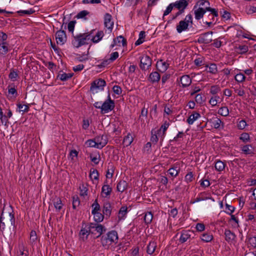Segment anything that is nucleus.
<instances>
[{
    "instance_id": "f257e3e1",
    "label": "nucleus",
    "mask_w": 256,
    "mask_h": 256,
    "mask_svg": "<svg viewBox=\"0 0 256 256\" xmlns=\"http://www.w3.org/2000/svg\"><path fill=\"white\" fill-rule=\"evenodd\" d=\"M118 240V232L114 230L108 232L106 234L102 236L100 238L101 244L106 248H109L110 246L116 244Z\"/></svg>"
},
{
    "instance_id": "f03ea898",
    "label": "nucleus",
    "mask_w": 256,
    "mask_h": 256,
    "mask_svg": "<svg viewBox=\"0 0 256 256\" xmlns=\"http://www.w3.org/2000/svg\"><path fill=\"white\" fill-rule=\"evenodd\" d=\"M206 4L207 7H198L197 8L196 5L194 6V18L196 20H199L202 18L204 14L206 11H210L212 12V16H218V12L214 8H212L210 7V2H204L202 4Z\"/></svg>"
},
{
    "instance_id": "7ed1b4c3",
    "label": "nucleus",
    "mask_w": 256,
    "mask_h": 256,
    "mask_svg": "<svg viewBox=\"0 0 256 256\" xmlns=\"http://www.w3.org/2000/svg\"><path fill=\"white\" fill-rule=\"evenodd\" d=\"M90 38L88 32L80 34L74 36L72 44L75 48H80L82 46L88 44V42L90 40Z\"/></svg>"
},
{
    "instance_id": "20e7f679",
    "label": "nucleus",
    "mask_w": 256,
    "mask_h": 256,
    "mask_svg": "<svg viewBox=\"0 0 256 256\" xmlns=\"http://www.w3.org/2000/svg\"><path fill=\"white\" fill-rule=\"evenodd\" d=\"M192 14H189L186 16L184 20H180L176 26V30L178 33L180 34L182 32L188 30L190 25L192 26Z\"/></svg>"
},
{
    "instance_id": "39448f33",
    "label": "nucleus",
    "mask_w": 256,
    "mask_h": 256,
    "mask_svg": "<svg viewBox=\"0 0 256 256\" xmlns=\"http://www.w3.org/2000/svg\"><path fill=\"white\" fill-rule=\"evenodd\" d=\"M174 8L178 9V11L172 16V20H175L178 16L183 14L185 9L187 8L188 2L186 0H178L172 2Z\"/></svg>"
},
{
    "instance_id": "423d86ee",
    "label": "nucleus",
    "mask_w": 256,
    "mask_h": 256,
    "mask_svg": "<svg viewBox=\"0 0 256 256\" xmlns=\"http://www.w3.org/2000/svg\"><path fill=\"white\" fill-rule=\"evenodd\" d=\"M102 114H107L112 111L115 106L114 102L112 100L110 94H108L107 98L102 102Z\"/></svg>"
},
{
    "instance_id": "0eeeda50",
    "label": "nucleus",
    "mask_w": 256,
    "mask_h": 256,
    "mask_svg": "<svg viewBox=\"0 0 256 256\" xmlns=\"http://www.w3.org/2000/svg\"><path fill=\"white\" fill-rule=\"evenodd\" d=\"M106 85V81L102 79H98L95 80L92 84L90 88V90L94 94L98 92L99 91L102 90L104 86Z\"/></svg>"
},
{
    "instance_id": "6e6552de",
    "label": "nucleus",
    "mask_w": 256,
    "mask_h": 256,
    "mask_svg": "<svg viewBox=\"0 0 256 256\" xmlns=\"http://www.w3.org/2000/svg\"><path fill=\"white\" fill-rule=\"evenodd\" d=\"M88 33L90 40L94 44L98 43L102 38L104 36V32L102 30H92Z\"/></svg>"
},
{
    "instance_id": "1a4fd4ad",
    "label": "nucleus",
    "mask_w": 256,
    "mask_h": 256,
    "mask_svg": "<svg viewBox=\"0 0 256 256\" xmlns=\"http://www.w3.org/2000/svg\"><path fill=\"white\" fill-rule=\"evenodd\" d=\"M152 66V60L147 55H143L140 58V68L142 70H148Z\"/></svg>"
},
{
    "instance_id": "9d476101",
    "label": "nucleus",
    "mask_w": 256,
    "mask_h": 256,
    "mask_svg": "<svg viewBox=\"0 0 256 256\" xmlns=\"http://www.w3.org/2000/svg\"><path fill=\"white\" fill-rule=\"evenodd\" d=\"M91 233L94 234L96 232L98 234L97 237L100 236L102 234L106 231V228L102 224L97 223H90L89 224Z\"/></svg>"
},
{
    "instance_id": "9b49d317",
    "label": "nucleus",
    "mask_w": 256,
    "mask_h": 256,
    "mask_svg": "<svg viewBox=\"0 0 256 256\" xmlns=\"http://www.w3.org/2000/svg\"><path fill=\"white\" fill-rule=\"evenodd\" d=\"M62 27L63 25L62 26L60 30H58L56 34V44L61 46L64 44L66 42L67 40L65 31L62 30Z\"/></svg>"
},
{
    "instance_id": "f8f14e48",
    "label": "nucleus",
    "mask_w": 256,
    "mask_h": 256,
    "mask_svg": "<svg viewBox=\"0 0 256 256\" xmlns=\"http://www.w3.org/2000/svg\"><path fill=\"white\" fill-rule=\"evenodd\" d=\"M212 40V32H207L200 34L198 39V42L200 44H208Z\"/></svg>"
},
{
    "instance_id": "ddd939ff",
    "label": "nucleus",
    "mask_w": 256,
    "mask_h": 256,
    "mask_svg": "<svg viewBox=\"0 0 256 256\" xmlns=\"http://www.w3.org/2000/svg\"><path fill=\"white\" fill-rule=\"evenodd\" d=\"M4 216V222L6 223L10 222L11 225L14 226L15 219L12 212H6L2 210L0 216Z\"/></svg>"
},
{
    "instance_id": "4468645a",
    "label": "nucleus",
    "mask_w": 256,
    "mask_h": 256,
    "mask_svg": "<svg viewBox=\"0 0 256 256\" xmlns=\"http://www.w3.org/2000/svg\"><path fill=\"white\" fill-rule=\"evenodd\" d=\"M104 25L105 28L108 29L109 32L112 31L114 27V22L112 20V16L108 13H106L104 15Z\"/></svg>"
},
{
    "instance_id": "2eb2a0df",
    "label": "nucleus",
    "mask_w": 256,
    "mask_h": 256,
    "mask_svg": "<svg viewBox=\"0 0 256 256\" xmlns=\"http://www.w3.org/2000/svg\"><path fill=\"white\" fill-rule=\"evenodd\" d=\"M97 144L96 148L101 149L104 148L108 143V139L106 136H98L95 138Z\"/></svg>"
},
{
    "instance_id": "dca6fc26",
    "label": "nucleus",
    "mask_w": 256,
    "mask_h": 256,
    "mask_svg": "<svg viewBox=\"0 0 256 256\" xmlns=\"http://www.w3.org/2000/svg\"><path fill=\"white\" fill-rule=\"evenodd\" d=\"M242 154L246 155L252 156L254 154V148L250 144H246L240 148Z\"/></svg>"
},
{
    "instance_id": "f3484780",
    "label": "nucleus",
    "mask_w": 256,
    "mask_h": 256,
    "mask_svg": "<svg viewBox=\"0 0 256 256\" xmlns=\"http://www.w3.org/2000/svg\"><path fill=\"white\" fill-rule=\"evenodd\" d=\"M180 82L183 88H187L192 84V79L189 75H183L180 78Z\"/></svg>"
},
{
    "instance_id": "a211bd4d",
    "label": "nucleus",
    "mask_w": 256,
    "mask_h": 256,
    "mask_svg": "<svg viewBox=\"0 0 256 256\" xmlns=\"http://www.w3.org/2000/svg\"><path fill=\"white\" fill-rule=\"evenodd\" d=\"M156 66L159 71L164 72L168 70L169 66V64L166 61L162 60H160L157 62Z\"/></svg>"
},
{
    "instance_id": "6ab92c4d",
    "label": "nucleus",
    "mask_w": 256,
    "mask_h": 256,
    "mask_svg": "<svg viewBox=\"0 0 256 256\" xmlns=\"http://www.w3.org/2000/svg\"><path fill=\"white\" fill-rule=\"evenodd\" d=\"M212 126L216 129L222 128L224 126V122L218 118H212L210 120Z\"/></svg>"
},
{
    "instance_id": "aec40b11",
    "label": "nucleus",
    "mask_w": 256,
    "mask_h": 256,
    "mask_svg": "<svg viewBox=\"0 0 256 256\" xmlns=\"http://www.w3.org/2000/svg\"><path fill=\"white\" fill-rule=\"evenodd\" d=\"M225 240L228 243H232L235 241L236 234L230 230H226L224 231Z\"/></svg>"
},
{
    "instance_id": "412c9836",
    "label": "nucleus",
    "mask_w": 256,
    "mask_h": 256,
    "mask_svg": "<svg viewBox=\"0 0 256 256\" xmlns=\"http://www.w3.org/2000/svg\"><path fill=\"white\" fill-rule=\"evenodd\" d=\"M90 232H91L90 230L89 226L88 228H82L79 234L80 238L83 241H84L87 240L88 236Z\"/></svg>"
},
{
    "instance_id": "4be33fe9",
    "label": "nucleus",
    "mask_w": 256,
    "mask_h": 256,
    "mask_svg": "<svg viewBox=\"0 0 256 256\" xmlns=\"http://www.w3.org/2000/svg\"><path fill=\"white\" fill-rule=\"evenodd\" d=\"M119 56V54L117 52H112L110 55L109 58L107 60H104L102 62L103 65H106L109 64L110 62H114L116 60Z\"/></svg>"
},
{
    "instance_id": "5701e85b",
    "label": "nucleus",
    "mask_w": 256,
    "mask_h": 256,
    "mask_svg": "<svg viewBox=\"0 0 256 256\" xmlns=\"http://www.w3.org/2000/svg\"><path fill=\"white\" fill-rule=\"evenodd\" d=\"M236 70L237 71V72L234 76L235 80L238 83H242L244 82L246 79V76L242 72H240V70L236 69Z\"/></svg>"
},
{
    "instance_id": "b1692460",
    "label": "nucleus",
    "mask_w": 256,
    "mask_h": 256,
    "mask_svg": "<svg viewBox=\"0 0 256 256\" xmlns=\"http://www.w3.org/2000/svg\"><path fill=\"white\" fill-rule=\"evenodd\" d=\"M16 256H28V252L22 243L20 244L16 252Z\"/></svg>"
},
{
    "instance_id": "393cba45",
    "label": "nucleus",
    "mask_w": 256,
    "mask_h": 256,
    "mask_svg": "<svg viewBox=\"0 0 256 256\" xmlns=\"http://www.w3.org/2000/svg\"><path fill=\"white\" fill-rule=\"evenodd\" d=\"M160 79V76L157 72H152L149 76L148 80L152 83L154 84L158 82Z\"/></svg>"
},
{
    "instance_id": "a878e982",
    "label": "nucleus",
    "mask_w": 256,
    "mask_h": 256,
    "mask_svg": "<svg viewBox=\"0 0 256 256\" xmlns=\"http://www.w3.org/2000/svg\"><path fill=\"white\" fill-rule=\"evenodd\" d=\"M205 67L208 68V72L212 74H216L218 72V66L215 63H210L206 64Z\"/></svg>"
},
{
    "instance_id": "bb28decb",
    "label": "nucleus",
    "mask_w": 256,
    "mask_h": 256,
    "mask_svg": "<svg viewBox=\"0 0 256 256\" xmlns=\"http://www.w3.org/2000/svg\"><path fill=\"white\" fill-rule=\"evenodd\" d=\"M200 117V114L196 112H194L192 114H191L188 118L186 120V122L190 125H192L194 124V122L198 119Z\"/></svg>"
},
{
    "instance_id": "cd10ccee",
    "label": "nucleus",
    "mask_w": 256,
    "mask_h": 256,
    "mask_svg": "<svg viewBox=\"0 0 256 256\" xmlns=\"http://www.w3.org/2000/svg\"><path fill=\"white\" fill-rule=\"evenodd\" d=\"M53 202L56 212H60L64 206L61 199L58 197H55L53 200Z\"/></svg>"
},
{
    "instance_id": "c85d7f7f",
    "label": "nucleus",
    "mask_w": 256,
    "mask_h": 256,
    "mask_svg": "<svg viewBox=\"0 0 256 256\" xmlns=\"http://www.w3.org/2000/svg\"><path fill=\"white\" fill-rule=\"evenodd\" d=\"M170 126V123L167 121L164 122L163 124L161 126L160 130L158 131V134H161L162 130V131L161 136V138L162 140L164 137L166 132Z\"/></svg>"
},
{
    "instance_id": "c756f323",
    "label": "nucleus",
    "mask_w": 256,
    "mask_h": 256,
    "mask_svg": "<svg viewBox=\"0 0 256 256\" xmlns=\"http://www.w3.org/2000/svg\"><path fill=\"white\" fill-rule=\"evenodd\" d=\"M112 189L108 184H104L102 188V196L106 198L111 194Z\"/></svg>"
},
{
    "instance_id": "7c9ffc66",
    "label": "nucleus",
    "mask_w": 256,
    "mask_h": 256,
    "mask_svg": "<svg viewBox=\"0 0 256 256\" xmlns=\"http://www.w3.org/2000/svg\"><path fill=\"white\" fill-rule=\"evenodd\" d=\"M156 243L154 241H150L147 246L146 252L149 254H152L156 248Z\"/></svg>"
},
{
    "instance_id": "2f4dec72",
    "label": "nucleus",
    "mask_w": 256,
    "mask_h": 256,
    "mask_svg": "<svg viewBox=\"0 0 256 256\" xmlns=\"http://www.w3.org/2000/svg\"><path fill=\"white\" fill-rule=\"evenodd\" d=\"M190 237V232L182 231L181 233L180 236L179 238V241L181 243H184L186 242Z\"/></svg>"
},
{
    "instance_id": "473e14b6",
    "label": "nucleus",
    "mask_w": 256,
    "mask_h": 256,
    "mask_svg": "<svg viewBox=\"0 0 256 256\" xmlns=\"http://www.w3.org/2000/svg\"><path fill=\"white\" fill-rule=\"evenodd\" d=\"M99 174L98 171L94 168L91 169L90 170V180L94 183V181L98 182V180Z\"/></svg>"
},
{
    "instance_id": "72a5a7b5",
    "label": "nucleus",
    "mask_w": 256,
    "mask_h": 256,
    "mask_svg": "<svg viewBox=\"0 0 256 256\" xmlns=\"http://www.w3.org/2000/svg\"><path fill=\"white\" fill-rule=\"evenodd\" d=\"M134 140V138L132 134L128 133L126 136H125L123 140V144L126 146H128L131 144Z\"/></svg>"
},
{
    "instance_id": "f704fd0d",
    "label": "nucleus",
    "mask_w": 256,
    "mask_h": 256,
    "mask_svg": "<svg viewBox=\"0 0 256 256\" xmlns=\"http://www.w3.org/2000/svg\"><path fill=\"white\" fill-rule=\"evenodd\" d=\"M200 240L205 242H211L213 239V236L210 233L204 232L200 236Z\"/></svg>"
},
{
    "instance_id": "c9c22d12",
    "label": "nucleus",
    "mask_w": 256,
    "mask_h": 256,
    "mask_svg": "<svg viewBox=\"0 0 256 256\" xmlns=\"http://www.w3.org/2000/svg\"><path fill=\"white\" fill-rule=\"evenodd\" d=\"M128 184L125 180H120L117 184V190L121 192L127 188Z\"/></svg>"
},
{
    "instance_id": "e433bc0d",
    "label": "nucleus",
    "mask_w": 256,
    "mask_h": 256,
    "mask_svg": "<svg viewBox=\"0 0 256 256\" xmlns=\"http://www.w3.org/2000/svg\"><path fill=\"white\" fill-rule=\"evenodd\" d=\"M114 42L116 43V45L118 46H124L126 45V40L124 36H120L114 39Z\"/></svg>"
},
{
    "instance_id": "4c0bfd02",
    "label": "nucleus",
    "mask_w": 256,
    "mask_h": 256,
    "mask_svg": "<svg viewBox=\"0 0 256 256\" xmlns=\"http://www.w3.org/2000/svg\"><path fill=\"white\" fill-rule=\"evenodd\" d=\"M103 214L107 216H110L112 212V206L110 203H106L103 206Z\"/></svg>"
},
{
    "instance_id": "58836bf2",
    "label": "nucleus",
    "mask_w": 256,
    "mask_h": 256,
    "mask_svg": "<svg viewBox=\"0 0 256 256\" xmlns=\"http://www.w3.org/2000/svg\"><path fill=\"white\" fill-rule=\"evenodd\" d=\"M128 208L126 206H122L119 212H118V218L119 220H124L126 215V214L128 212L127 211Z\"/></svg>"
},
{
    "instance_id": "ea45409f",
    "label": "nucleus",
    "mask_w": 256,
    "mask_h": 256,
    "mask_svg": "<svg viewBox=\"0 0 256 256\" xmlns=\"http://www.w3.org/2000/svg\"><path fill=\"white\" fill-rule=\"evenodd\" d=\"M73 76L72 74L71 73H65L62 72V73H60L58 76V78H60L62 81H66L70 78Z\"/></svg>"
},
{
    "instance_id": "a19ab883",
    "label": "nucleus",
    "mask_w": 256,
    "mask_h": 256,
    "mask_svg": "<svg viewBox=\"0 0 256 256\" xmlns=\"http://www.w3.org/2000/svg\"><path fill=\"white\" fill-rule=\"evenodd\" d=\"M94 216V218L95 222L98 223L102 222L104 220V216L99 212H92Z\"/></svg>"
},
{
    "instance_id": "79ce46f5",
    "label": "nucleus",
    "mask_w": 256,
    "mask_h": 256,
    "mask_svg": "<svg viewBox=\"0 0 256 256\" xmlns=\"http://www.w3.org/2000/svg\"><path fill=\"white\" fill-rule=\"evenodd\" d=\"M145 37V32L144 31H141L138 35V39L135 42V46H138L142 44L144 42Z\"/></svg>"
},
{
    "instance_id": "37998d69",
    "label": "nucleus",
    "mask_w": 256,
    "mask_h": 256,
    "mask_svg": "<svg viewBox=\"0 0 256 256\" xmlns=\"http://www.w3.org/2000/svg\"><path fill=\"white\" fill-rule=\"evenodd\" d=\"M8 52V44L7 42H2L0 44V54L5 55Z\"/></svg>"
},
{
    "instance_id": "c03bdc74",
    "label": "nucleus",
    "mask_w": 256,
    "mask_h": 256,
    "mask_svg": "<svg viewBox=\"0 0 256 256\" xmlns=\"http://www.w3.org/2000/svg\"><path fill=\"white\" fill-rule=\"evenodd\" d=\"M202 201L206 200H212L214 201L213 198L210 196V194L206 192H200L198 194Z\"/></svg>"
},
{
    "instance_id": "a18cd8bd",
    "label": "nucleus",
    "mask_w": 256,
    "mask_h": 256,
    "mask_svg": "<svg viewBox=\"0 0 256 256\" xmlns=\"http://www.w3.org/2000/svg\"><path fill=\"white\" fill-rule=\"evenodd\" d=\"M221 90L220 86L218 85L212 86L210 89V93L212 95H216Z\"/></svg>"
},
{
    "instance_id": "49530a36",
    "label": "nucleus",
    "mask_w": 256,
    "mask_h": 256,
    "mask_svg": "<svg viewBox=\"0 0 256 256\" xmlns=\"http://www.w3.org/2000/svg\"><path fill=\"white\" fill-rule=\"evenodd\" d=\"M225 164L221 160H217L215 164V168L218 172L222 171L225 168Z\"/></svg>"
},
{
    "instance_id": "de8ad7c7",
    "label": "nucleus",
    "mask_w": 256,
    "mask_h": 256,
    "mask_svg": "<svg viewBox=\"0 0 256 256\" xmlns=\"http://www.w3.org/2000/svg\"><path fill=\"white\" fill-rule=\"evenodd\" d=\"M247 242L248 246L256 248V236H250L247 238Z\"/></svg>"
},
{
    "instance_id": "09e8293b",
    "label": "nucleus",
    "mask_w": 256,
    "mask_h": 256,
    "mask_svg": "<svg viewBox=\"0 0 256 256\" xmlns=\"http://www.w3.org/2000/svg\"><path fill=\"white\" fill-rule=\"evenodd\" d=\"M8 93L12 95L14 97H16L18 95L17 90L15 88L14 84L10 85L8 87Z\"/></svg>"
},
{
    "instance_id": "8fccbe9b",
    "label": "nucleus",
    "mask_w": 256,
    "mask_h": 256,
    "mask_svg": "<svg viewBox=\"0 0 256 256\" xmlns=\"http://www.w3.org/2000/svg\"><path fill=\"white\" fill-rule=\"evenodd\" d=\"M218 114L224 116H227L229 114V110L227 106H222L218 110Z\"/></svg>"
},
{
    "instance_id": "3c124183",
    "label": "nucleus",
    "mask_w": 256,
    "mask_h": 256,
    "mask_svg": "<svg viewBox=\"0 0 256 256\" xmlns=\"http://www.w3.org/2000/svg\"><path fill=\"white\" fill-rule=\"evenodd\" d=\"M18 76V75L16 71L14 70H11L10 72L8 75V78L12 81L15 82Z\"/></svg>"
},
{
    "instance_id": "603ef678",
    "label": "nucleus",
    "mask_w": 256,
    "mask_h": 256,
    "mask_svg": "<svg viewBox=\"0 0 256 256\" xmlns=\"http://www.w3.org/2000/svg\"><path fill=\"white\" fill-rule=\"evenodd\" d=\"M240 140L244 143L249 142L250 141V136L249 134L246 132L242 133L240 136Z\"/></svg>"
},
{
    "instance_id": "864d4df0",
    "label": "nucleus",
    "mask_w": 256,
    "mask_h": 256,
    "mask_svg": "<svg viewBox=\"0 0 256 256\" xmlns=\"http://www.w3.org/2000/svg\"><path fill=\"white\" fill-rule=\"evenodd\" d=\"M153 216L151 212H148L145 214L144 216V222L147 224H150L152 220Z\"/></svg>"
},
{
    "instance_id": "5fc2aeb1",
    "label": "nucleus",
    "mask_w": 256,
    "mask_h": 256,
    "mask_svg": "<svg viewBox=\"0 0 256 256\" xmlns=\"http://www.w3.org/2000/svg\"><path fill=\"white\" fill-rule=\"evenodd\" d=\"M184 166V163L182 162L178 161L176 162H175L174 164L171 167H172L173 168H174L175 170H176L178 173H180V170Z\"/></svg>"
},
{
    "instance_id": "6e6d98bb",
    "label": "nucleus",
    "mask_w": 256,
    "mask_h": 256,
    "mask_svg": "<svg viewBox=\"0 0 256 256\" xmlns=\"http://www.w3.org/2000/svg\"><path fill=\"white\" fill-rule=\"evenodd\" d=\"M248 50V46L246 45L240 46L238 48H237V52L240 54L246 53Z\"/></svg>"
},
{
    "instance_id": "4d7b16f0",
    "label": "nucleus",
    "mask_w": 256,
    "mask_h": 256,
    "mask_svg": "<svg viewBox=\"0 0 256 256\" xmlns=\"http://www.w3.org/2000/svg\"><path fill=\"white\" fill-rule=\"evenodd\" d=\"M37 240V235L36 232L34 230H32L30 233V242L32 244H33L35 243L36 240Z\"/></svg>"
},
{
    "instance_id": "13d9d810",
    "label": "nucleus",
    "mask_w": 256,
    "mask_h": 256,
    "mask_svg": "<svg viewBox=\"0 0 256 256\" xmlns=\"http://www.w3.org/2000/svg\"><path fill=\"white\" fill-rule=\"evenodd\" d=\"M80 195L82 196H85L88 195V188L84 184L80 186Z\"/></svg>"
},
{
    "instance_id": "bf43d9fd",
    "label": "nucleus",
    "mask_w": 256,
    "mask_h": 256,
    "mask_svg": "<svg viewBox=\"0 0 256 256\" xmlns=\"http://www.w3.org/2000/svg\"><path fill=\"white\" fill-rule=\"evenodd\" d=\"M100 156L99 154L96 155L90 154V158L92 162H93L94 164H98L100 160Z\"/></svg>"
},
{
    "instance_id": "052dcab7",
    "label": "nucleus",
    "mask_w": 256,
    "mask_h": 256,
    "mask_svg": "<svg viewBox=\"0 0 256 256\" xmlns=\"http://www.w3.org/2000/svg\"><path fill=\"white\" fill-rule=\"evenodd\" d=\"M80 201L78 196H74L72 198V208L76 209L80 206Z\"/></svg>"
},
{
    "instance_id": "680f3d73",
    "label": "nucleus",
    "mask_w": 256,
    "mask_h": 256,
    "mask_svg": "<svg viewBox=\"0 0 256 256\" xmlns=\"http://www.w3.org/2000/svg\"><path fill=\"white\" fill-rule=\"evenodd\" d=\"M90 12L86 10H83L80 12L76 15L77 18H84Z\"/></svg>"
},
{
    "instance_id": "e2e57ef3",
    "label": "nucleus",
    "mask_w": 256,
    "mask_h": 256,
    "mask_svg": "<svg viewBox=\"0 0 256 256\" xmlns=\"http://www.w3.org/2000/svg\"><path fill=\"white\" fill-rule=\"evenodd\" d=\"M194 180V174L192 172H188L184 177V180L186 183H189L192 182Z\"/></svg>"
},
{
    "instance_id": "0e129e2a",
    "label": "nucleus",
    "mask_w": 256,
    "mask_h": 256,
    "mask_svg": "<svg viewBox=\"0 0 256 256\" xmlns=\"http://www.w3.org/2000/svg\"><path fill=\"white\" fill-rule=\"evenodd\" d=\"M247 126V124L245 120H242L239 121L237 124V128L238 129L242 130L246 128Z\"/></svg>"
},
{
    "instance_id": "69168bd1",
    "label": "nucleus",
    "mask_w": 256,
    "mask_h": 256,
    "mask_svg": "<svg viewBox=\"0 0 256 256\" xmlns=\"http://www.w3.org/2000/svg\"><path fill=\"white\" fill-rule=\"evenodd\" d=\"M168 173L170 175V176L172 178H175V177L177 176L179 174L178 172V171H176V170H175L172 167L170 168L168 170Z\"/></svg>"
},
{
    "instance_id": "338daca9",
    "label": "nucleus",
    "mask_w": 256,
    "mask_h": 256,
    "mask_svg": "<svg viewBox=\"0 0 256 256\" xmlns=\"http://www.w3.org/2000/svg\"><path fill=\"white\" fill-rule=\"evenodd\" d=\"M174 8V4L172 3H170L166 8L164 10L163 14V17L168 15L171 12L173 8Z\"/></svg>"
},
{
    "instance_id": "774afa93",
    "label": "nucleus",
    "mask_w": 256,
    "mask_h": 256,
    "mask_svg": "<svg viewBox=\"0 0 256 256\" xmlns=\"http://www.w3.org/2000/svg\"><path fill=\"white\" fill-rule=\"evenodd\" d=\"M226 213L229 215H232L235 210V208L231 205L226 204Z\"/></svg>"
}]
</instances>
